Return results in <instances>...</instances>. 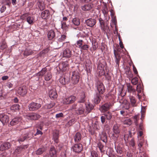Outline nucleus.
<instances>
[{
    "label": "nucleus",
    "instance_id": "obj_1",
    "mask_svg": "<svg viewBox=\"0 0 157 157\" xmlns=\"http://www.w3.org/2000/svg\"><path fill=\"white\" fill-rule=\"evenodd\" d=\"M80 76L77 71H73L71 77V82L73 85L77 84L79 79Z\"/></svg>",
    "mask_w": 157,
    "mask_h": 157
},
{
    "label": "nucleus",
    "instance_id": "obj_2",
    "mask_svg": "<svg viewBox=\"0 0 157 157\" xmlns=\"http://www.w3.org/2000/svg\"><path fill=\"white\" fill-rule=\"evenodd\" d=\"M84 105L82 104H79V105H74L73 106V108L76 109V113L78 114H83L84 112Z\"/></svg>",
    "mask_w": 157,
    "mask_h": 157
},
{
    "label": "nucleus",
    "instance_id": "obj_3",
    "mask_svg": "<svg viewBox=\"0 0 157 157\" xmlns=\"http://www.w3.org/2000/svg\"><path fill=\"white\" fill-rule=\"evenodd\" d=\"M58 66L60 71H64L68 69L69 64L68 62L67 61L63 62L60 63Z\"/></svg>",
    "mask_w": 157,
    "mask_h": 157
},
{
    "label": "nucleus",
    "instance_id": "obj_4",
    "mask_svg": "<svg viewBox=\"0 0 157 157\" xmlns=\"http://www.w3.org/2000/svg\"><path fill=\"white\" fill-rule=\"evenodd\" d=\"M76 100L75 96H71L65 98L63 100V103L64 104H68L72 103Z\"/></svg>",
    "mask_w": 157,
    "mask_h": 157
},
{
    "label": "nucleus",
    "instance_id": "obj_5",
    "mask_svg": "<svg viewBox=\"0 0 157 157\" xmlns=\"http://www.w3.org/2000/svg\"><path fill=\"white\" fill-rule=\"evenodd\" d=\"M41 107V105L38 103L32 102L29 106V108L30 111H34L38 109Z\"/></svg>",
    "mask_w": 157,
    "mask_h": 157
},
{
    "label": "nucleus",
    "instance_id": "obj_6",
    "mask_svg": "<svg viewBox=\"0 0 157 157\" xmlns=\"http://www.w3.org/2000/svg\"><path fill=\"white\" fill-rule=\"evenodd\" d=\"M27 90L26 87L24 86L19 87L17 90V92L20 95L23 96L27 94Z\"/></svg>",
    "mask_w": 157,
    "mask_h": 157
},
{
    "label": "nucleus",
    "instance_id": "obj_7",
    "mask_svg": "<svg viewBox=\"0 0 157 157\" xmlns=\"http://www.w3.org/2000/svg\"><path fill=\"white\" fill-rule=\"evenodd\" d=\"M111 106V103L108 102L101 105L100 108V109L102 112H104L108 111Z\"/></svg>",
    "mask_w": 157,
    "mask_h": 157
},
{
    "label": "nucleus",
    "instance_id": "obj_8",
    "mask_svg": "<svg viewBox=\"0 0 157 157\" xmlns=\"http://www.w3.org/2000/svg\"><path fill=\"white\" fill-rule=\"evenodd\" d=\"M113 131L114 134H113L112 137L113 139H115L118 137V135L120 131L119 130L118 126L117 124H115L113 127Z\"/></svg>",
    "mask_w": 157,
    "mask_h": 157
},
{
    "label": "nucleus",
    "instance_id": "obj_9",
    "mask_svg": "<svg viewBox=\"0 0 157 157\" xmlns=\"http://www.w3.org/2000/svg\"><path fill=\"white\" fill-rule=\"evenodd\" d=\"M143 135V132L142 131H139L138 133V146L139 147H141L143 145V137L142 136Z\"/></svg>",
    "mask_w": 157,
    "mask_h": 157
},
{
    "label": "nucleus",
    "instance_id": "obj_10",
    "mask_svg": "<svg viewBox=\"0 0 157 157\" xmlns=\"http://www.w3.org/2000/svg\"><path fill=\"white\" fill-rule=\"evenodd\" d=\"M114 54L115 58V62L116 63V66L117 67H119L120 60L121 58L120 54L116 52L115 50H114Z\"/></svg>",
    "mask_w": 157,
    "mask_h": 157
},
{
    "label": "nucleus",
    "instance_id": "obj_11",
    "mask_svg": "<svg viewBox=\"0 0 157 157\" xmlns=\"http://www.w3.org/2000/svg\"><path fill=\"white\" fill-rule=\"evenodd\" d=\"M97 87L99 94H102L104 92L105 88L102 83L100 82H98Z\"/></svg>",
    "mask_w": 157,
    "mask_h": 157
},
{
    "label": "nucleus",
    "instance_id": "obj_12",
    "mask_svg": "<svg viewBox=\"0 0 157 157\" xmlns=\"http://www.w3.org/2000/svg\"><path fill=\"white\" fill-rule=\"evenodd\" d=\"M49 95L51 99H54L56 98L58 96L56 90L55 89H53L50 90Z\"/></svg>",
    "mask_w": 157,
    "mask_h": 157
},
{
    "label": "nucleus",
    "instance_id": "obj_13",
    "mask_svg": "<svg viewBox=\"0 0 157 157\" xmlns=\"http://www.w3.org/2000/svg\"><path fill=\"white\" fill-rule=\"evenodd\" d=\"M87 25L90 27H93L96 24V20L94 19L89 18L86 21Z\"/></svg>",
    "mask_w": 157,
    "mask_h": 157
},
{
    "label": "nucleus",
    "instance_id": "obj_14",
    "mask_svg": "<svg viewBox=\"0 0 157 157\" xmlns=\"http://www.w3.org/2000/svg\"><path fill=\"white\" fill-rule=\"evenodd\" d=\"M99 21L100 22V26L101 30L104 32H108L109 31V27L108 26L106 25H105L104 22L103 21H101L100 19Z\"/></svg>",
    "mask_w": 157,
    "mask_h": 157
},
{
    "label": "nucleus",
    "instance_id": "obj_15",
    "mask_svg": "<svg viewBox=\"0 0 157 157\" xmlns=\"http://www.w3.org/2000/svg\"><path fill=\"white\" fill-rule=\"evenodd\" d=\"M82 149V145L81 144H75L73 147L74 151L75 152H80Z\"/></svg>",
    "mask_w": 157,
    "mask_h": 157
},
{
    "label": "nucleus",
    "instance_id": "obj_16",
    "mask_svg": "<svg viewBox=\"0 0 157 157\" xmlns=\"http://www.w3.org/2000/svg\"><path fill=\"white\" fill-rule=\"evenodd\" d=\"M71 56V51L69 49L67 48L63 51V56L64 57L69 58Z\"/></svg>",
    "mask_w": 157,
    "mask_h": 157
},
{
    "label": "nucleus",
    "instance_id": "obj_17",
    "mask_svg": "<svg viewBox=\"0 0 157 157\" xmlns=\"http://www.w3.org/2000/svg\"><path fill=\"white\" fill-rule=\"evenodd\" d=\"M48 38L49 40H51L53 39L55 36V33L53 30L49 31L47 34Z\"/></svg>",
    "mask_w": 157,
    "mask_h": 157
},
{
    "label": "nucleus",
    "instance_id": "obj_18",
    "mask_svg": "<svg viewBox=\"0 0 157 157\" xmlns=\"http://www.w3.org/2000/svg\"><path fill=\"white\" fill-rule=\"evenodd\" d=\"M49 155L51 157H56V151L55 148L54 147H52L50 148Z\"/></svg>",
    "mask_w": 157,
    "mask_h": 157
},
{
    "label": "nucleus",
    "instance_id": "obj_19",
    "mask_svg": "<svg viewBox=\"0 0 157 157\" xmlns=\"http://www.w3.org/2000/svg\"><path fill=\"white\" fill-rule=\"evenodd\" d=\"M10 146L9 143L6 142L1 145L0 147V150L3 151L4 150L8 149Z\"/></svg>",
    "mask_w": 157,
    "mask_h": 157
},
{
    "label": "nucleus",
    "instance_id": "obj_20",
    "mask_svg": "<svg viewBox=\"0 0 157 157\" xmlns=\"http://www.w3.org/2000/svg\"><path fill=\"white\" fill-rule=\"evenodd\" d=\"M128 92L130 93H132L133 94H135L136 90L133 88L132 86L130 84H127Z\"/></svg>",
    "mask_w": 157,
    "mask_h": 157
},
{
    "label": "nucleus",
    "instance_id": "obj_21",
    "mask_svg": "<svg viewBox=\"0 0 157 157\" xmlns=\"http://www.w3.org/2000/svg\"><path fill=\"white\" fill-rule=\"evenodd\" d=\"M48 70L47 69L44 68L43 69L40 71L36 75V76H39V77L38 78V80L39 79L40 77L44 75H45L47 72Z\"/></svg>",
    "mask_w": 157,
    "mask_h": 157
},
{
    "label": "nucleus",
    "instance_id": "obj_22",
    "mask_svg": "<svg viewBox=\"0 0 157 157\" xmlns=\"http://www.w3.org/2000/svg\"><path fill=\"white\" fill-rule=\"evenodd\" d=\"M49 15V10H46L42 12L41 17L43 19H46Z\"/></svg>",
    "mask_w": 157,
    "mask_h": 157
},
{
    "label": "nucleus",
    "instance_id": "obj_23",
    "mask_svg": "<svg viewBox=\"0 0 157 157\" xmlns=\"http://www.w3.org/2000/svg\"><path fill=\"white\" fill-rule=\"evenodd\" d=\"M26 117L30 118H40V115L33 113H28L27 114Z\"/></svg>",
    "mask_w": 157,
    "mask_h": 157
},
{
    "label": "nucleus",
    "instance_id": "obj_24",
    "mask_svg": "<svg viewBox=\"0 0 157 157\" xmlns=\"http://www.w3.org/2000/svg\"><path fill=\"white\" fill-rule=\"evenodd\" d=\"M92 5L87 4L82 6V9L83 10L87 11L90 10L92 7Z\"/></svg>",
    "mask_w": 157,
    "mask_h": 157
},
{
    "label": "nucleus",
    "instance_id": "obj_25",
    "mask_svg": "<svg viewBox=\"0 0 157 157\" xmlns=\"http://www.w3.org/2000/svg\"><path fill=\"white\" fill-rule=\"evenodd\" d=\"M27 147V146H25L24 147H18L17 149H15L14 151V154L16 155L20 153L23 149H25V148Z\"/></svg>",
    "mask_w": 157,
    "mask_h": 157
},
{
    "label": "nucleus",
    "instance_id": "obj_26",
    "mask_svg": "<svg viewBox=\"0 0 157 157\" xmlns=\"http://www.w3.org/2000/svg\"><path fill=\"white\" fill-rule=\"evenodd\" d=\"M33 52L29 48H27L25 50L24 55V56H28L32 55Z\"/></svg>",
    "mask_w": 157,
    "mask_h": 157
},
{
    "label": "nucleus",
    "instance_id": "obj_27",
    "mask_svg": "<svg viewBox=\"0 0 157 157\" xmlns=\"http://www.w3.org/2000/svg\"><path fill=\"white\" fill-rule=\"evenodd\" d=\"M52 78V75L51 73L49 71H48L45 75V80L47 81H48L49 80Z\"/></svg>",
    "mask_w": 157,
    "mask_h": 157
},
{
    "label": "nucleus",
    "instance_id": "obj_28",
    "mask_svg": "<svg viewBox=\"0 0 157 157\" xmlns=\"http://www.w3.org/2000/svg\"><path fill=\"white\" fill-rule=\"evenodd\" d=\"M94 108L93 105L90 103H88L86 105V110L88 112H90Z\"/></svg>",
    "mask_w": 157,
    "mask_h": 157
},
{
    "label": "nucleus",
    "instance_id": "obj_29",
    "mask_svg": "<svg viewBox=\"0 0 157 157\" xmlns=\"http://www.w3.org/2000/svg\"><path fill=\"white\" fill-rule=\"evenodd\" d=\"M81 139V135L80 133H77L74 137L75 140V142H78Z\"/></svg>",
    "mask_w": 157,
    "mask_h": 157
},
{
    "label": "nucleus",
    "instance_id": "obj_30",
    "mask_svg": "<svg viewBox=\"0 0 157 157\" xmlns=\"http://www.w3.org/2000/svg\"><path fill=\"white\" fill-rule=\"evenodd\" d=\"M73 23L75 25H78L80 24V20L77 18H75L72 20Z\"/></svg>",
    "mask_w": 157,
    "mask_h": 157
},
{
    "label": "nucleus",
    "instance_id": "obj_31",
    "mask_svg": "<svg viewBox=\"0 0 157 157\" xmlns=\"http://www.w3.org/2000/svg\"><path fill=\"white\" fill-rule=\"evenodd\" d=\"M129 98L130 100V101L131 102L132 105L133 106H136V101L134 97H133L132 96H130Z\"/></svg>",
    "mask_w": 157,
    "mask_h": 157
},
{
    "label": "nucleus",
    "instance_id": "obj_32",
    "mask_svg": "<svg viewBox=\"0 0 157 157\" xmlns=\"http://www.w3.org/2000/svg\"><path fill=\"white\" fill-rule=\"evenodd\" d=\"M34 20V18L32 17L29 16L26 18L27 21L30 25L33 23Z\"/></svg>",
    "mask_w": 157,
    "mask_h": 157
},
{
    "label": "nucleus",
    "instance_id": "obj_33",
    "mask_svg": "<svg viewBox=\"0 0 157 157\" xmlns=\"http://www.w3.org/2000/svg\"><path fill=\"white\" fill-rule=\"evenodd\" d=\"M58 132H56L55 133L54 132L53 135V139L54 141L57 143L58 142Z\"/></svg>",
    "mask_w": 157,
    "mask_h": 157
},
{
    "label": "nucleus",
    "instance_id": "obj_34",
    "mask_svg": "<svg viewBox=\"0 0 157 157\" xmlns=\"http://www.w3.org/2000/svg\"><path fill=\"white\" fill-rule=\"evenodd\" d=\"M45 150L44 147L39 148L35 151L36 154L37 155H39L42 154Z\"/></svg>",
    "mask_w": 157,
    "mask_h": 157
},
{
    "label": "nucleus",
    "instance_id": "obj_35",
    "mask_svg": "<svg viewBox=\"0 0 157 157\" xmlns=\"http://www.w3.org/2000/svg\"><path fill=\"white\" fill-rule=\"evenodd\" d=\"M66 38V36L65 34L62 35L58 39V42H61L64 41Z\"/></svg>",
    "mask_w": 157,
    "mask_h": 157
},
{
    "label": "nucleus",
    "instance_id": "obj_36",
    "mask_svg": "<svg viewBox=\"0 0 157 157\" xmlns=\"http://www.w3.org/2000/svg\"><path fill=\"white\" fill-rule=\"evenodd\" d=\"M7 46L6 43L4 40L2 41L1 43L0 48L2 50H4L6 48Z\"/></svg>",
    "mask_w": 157,
    "mask_h": 157
},
{
    "label": "nucleus",
    "instance_id": "obj_37",
    "mask_svg": "<svg viewBox=\"0 0 157 157\" xmlns=\"http://www.w3.org/2000/svg\"><path fill=\"white\" fill-rule=\"evenodd\" d=\"M92 48L94 50H96L98 48V44L95 40H93L92 42Z\"/></svg>",
    "mask_w": 157,
    "mask_h": 157
},
{
    "label": "nucleus",
    "instance_id": "obj_38",
    "mask_svg": "<svg viewBox=\"0 0 157 157\" xmlns=\"http://www.w3.org/2000/svg\"><path fill=\"white\" fill-rule=\"evenodd\" d=\"M19 105L18 104H14L12 105L11 107V109L16 111L19 109Z\"/></svg>",
    "mask_w": 157,
    "mask_h": 157
},
{
    "label": "nucleus",
    "instance_id": "obj_39",
    "mask_svg": "<svg viewBox=\"0 0 157 157\" xmlns=\"http://www.w3.org/2000/svg\"><path fill=\"white\" fill-rule=\"evenodd\" d=\"M38 6L40 10H43L45 8V5L43 2H39L38 4Z\"/></svg>",
    "mask_w": 157,
    "mask_h": 157
},
{
    "label": "nucleus",
    "instance_id": "obj_40",
    "mask_svg": "<svg viewBox=\"0 0 157 157\" xmlns=\"http://www.w3.org/2000/svg\"><path fill=\"white\" fill-rule=\"evenodd\" d=\"M132 121L129 118H126L124 121V124H125L130 125L132 124Z\"/></svg>",
    "mask_w": 157,
    "mask_h": 157
},
{
    "label": "nucleus",
    "instance_id": "obj_41",
    "mask_svg": "<svg viewBox=\"0 0 157 157\" xmlns=\"http://www.w3.org/2000/svg\"><path fill=\"white\" fill-rule=\"evenodd\" d=\"M59 82L63 85L66 84L67 82V80H66L65 78L61 77L59 79Z\"/></svg>",
    "mask_w": 157,
    "mask_h": 157
},
{
    "label": "nucleus",
    "instance_id": "obj_42",
    "mask_svg": "<svg viewBox=\"0 0 157 157\" xmlns=\"http://www.w3.org/2000/svg\"><path fill=\"white\" fill-rule=\"evenodd\" d=\"M112 116L108 112L105 113L104 114V115L101 116V118H111Z\"/></svg>",
    "mask_w": 157,
    "mask_h": 157
},
{
    "label": "nucleus",
    "instance_id": "obj_43",
    "mask_svg": "<svg viewBox=\"0 0 157 157\" xmlns=\"http://www.w3.org/2000/svg\"><path fill=\"white\" fill-rule=\"evenodd\" d=\"M83 41L82 40H79L77 41L76 43V46L81 48L82 46Z\"/></svg>",
    "mask_w": 157,
    "mask_h": 157
},
{
    "label": "nucleus",
    "instance_id": "obj_44",
    "mask_svg": "<svg viewBox=\"0 0 157 157\" xmlns=\"http://www.w3.org/2000/svg\"><path fill=\"white\" fill-rule=\"evenodd\" d=\"M86 96L85 94L83 93H82V96L79 101L80 103H84L85 101Z\"/></svg>",
    "mask_w": 157,
    "mask_h": 157
},
{
    "label": "nucleus",
    "instance_id": "obj_45",
    "mask_svg": "<svg viewBox=\"0 0 157 157\" xmlns=\"http://www.w3.org/2000/svg\"><path fill=\"white\" fill-rule=\"evenodd\" d=\"M138 82V78L137 77H135L134 78H133L131 81V82L134 85H136Z\"/></svg>",
    "mask_w": 157,
    "mask_h": 157
},
{
    "label": "nucleus",
    "instance_id": "obj_46",
    "mask_svg": "<svg viewBox=\"0 0 157 157\" xmlns=\"http://www.w3.org/2000/svg\"><path fill=\"white\" fill-rule=\"evenodd\" d=\"M142 90L141 86L140 84H138L137 86L136 91L138 93H141Z\"/></svg>",
    "mask_w": 157,
    "mask_h": 157
},
{
    "label": "nucleus",
    "instance_id": "obj_47",
    "mask_svg": "<svg viewBox=\"0 0 157 157\" xmlns=\"http://www.w3.org/2000/svg\"><path fill=\"white\" fill-rule=\"evenodd\" d=\"M94 101L96 104H98L99 103L100 101V99L99 97L98 96L95 97L94 98Z\"/></svg>",
    "mask_w": 157,
    "mask_h": 157
},
{
    "label": "nucleus",
    "instance_id": "obj_48",
    "mask_svg": "<svg viewBox=\"0 0 157 157\" xmlns=\"http://www.w3.org/2000/svg\"><path fill=\"white\" fill-rule=\"evenodd\" d=\"M55 105V103L54 102H51V103L46 105L48 109H50Z\"/></svg>",
    "mask_w": 157,
    "mask_h": 157
},
{
    "label": "nucleus",
    "instance_id": "obj_49",
    "mask_svg": "<svg viewBox=\"0 0 157 157\" xmlns=\"http://www.w3.org/2000/svg\"><path fill=\"white\" fill-rule=\"evenodd\" d=\"M91 155L92 157H98V156L97 153L94 151L91 152Z\"/></svg>",
    "mask_w": 157,
    "mask_h": 157
},
{
    "label": "nucleus",
    "instance_id": "obj_50",
    "mask_svg": "<svg viewBox=\"0 0 157 157\" xmlns=\"http://www.w3.org/2000/svg\"><path fill=\"white\" fill-rule=\"evenodd\" d=\"M56 118H59L63 117L64 116L63 114L62 113H60L56 114Z\"/></svg>",
    "mask_w": 157,
    "mask_h": 157
},
{
    "label": "nucleus",
    "instance_id": "obj_51",
    "mask_svg": "<svg viewBox=\"0 0 157 157\" xmlns=\"http://www.w3.org/2000/svg\"><path fill=\"white\" fill-rule=\"evenodd\" d=\"M13 85L10 82H8L6 84V86L9 88L10 89L13 87Z\"/></svg>",
    "mask_w": 157,
    "mask_h": 157
},
{
    "label": "nucleus",
    "instance_id": "obj_52",
    "mask_svg": "<svg viewBox=\"0 0 157 157\" xmlns=\"http://www.w3.org/2000/svg\"><path fill=\"white\" fill-rule=\"evenodd\" d=\"M61 24V27L63 29H65L67 27V25H66V23L65 22H62Z\"/></svg>",
    "mask_w": 157,
    "mask_h": 157
},
{
    "label": "nucleus",
    "instance_id": "obj_53",
    "mask_svg": "<svg viewBox=\"0 0 157 157\" xmlns=\"http://www.w3.org/2000/svg\"><path fill=\"white\" fill-rule=\"evenodd\" d=\"M88 48V46L87 45L85 44L82 46L81 48L84 50H87Z\"/></svg>",
    "mask_w": 157,
    "mask_h": 157
},
{
    "label": "nucleus",
    "instance_id": "obj_54",
    "mask_svg": "<svg viewBox=\"0 0 157 157\" xmlns=\"http://www.w3.org/2000/svg\"><path fill=\"white\" fill-rule=\"evenodd\" d=\"M102 12L104 14H106L107 13L108 10L107 7L105 6L104 9L102 10Z\"/></svg>",
    "mask_w": 157,
    "mask_h": 157
},
{
    "label": "nucleus",
    "instance_id": "obj_55",
    "mask_svg": "<svg viewBox=\"0 0 157 157\" xmlns=\"http://www.w3.org/2000/svg\"><path fill=\"white\" fill-rule=\"evenodd\" d=\"M6 7L5 6H3L0 9V12L2 13L3 12L6 10Z\"/></svg>",
    "mask_w": 157,
    "mask_h": 157
},
{
    "label": "nucleus",
    "instance_id": "obj_56",
    "mask_svg": "<svg viewBox=\"0 0 157 157\" xmlns=\"http://www.w3.org/2000/svg\"><path fill=\"white\" fill-rule=\"evenodd\" d=\"M135 129H136V128L135 127H133L131 130V131H130L129 132V134H130V136L131 135V133H133L134 134L135 133Z\"/></svg>",
    "mask_w": 157,
    "mask_h": 157
},
{
    "label": "nucleus",
    "instance_id": "obj_57",
    "mask_svg": "<svg viewBox=\"0 0 157 157\" xmlns=\"http://www.w3.org/2000/svg\"><path fill=\"white\" fill-rule=\"evenodd\" d=\"M7 116L4 113H0V118H7Z\"/></svg>",
    "mask_w": 157,
    "mask_h": 157
},
{
    "label": "nucleus",
    "instance_id": "obj_58",
    "mask_svg": "<svg viewBox=\"0 0 157 157\" xmlns=\"http://www.w3.org/2000/svg\"><path fill=\"white\" fill-rule=\"evenodd\" d=\"M123 108L126 109H128L129 108V104L128 103H127L125 106H123Z\"/></svg>",
    "mask_w": 157,
    "mask_h": 157
},
{
    "label": "nucleus",
    "instance_id": "obj_59",
    "mask_svg": "<svg viewBox=\"0 0 157 157\" xmlns=\"http://www.w3.org/2000/svg\"><path fill=\"white\" fill-rule=\"evenodd\" d=\"M145 110H142L141 111V118H144L145 117Z\"/></svg>",
    "mask_w": 157,
    "mask_h": 157
},
{
    "label": "nucleus",
    "instance_id": "obj_60",
    "mask_svg": "<svg viewBox=\"0 0 157 157\" xmlns=\"http://www.w3.org/2000/svg\"><path fill=\"white\" fill-rule=\"evenodd\" d=\"M133 69L134 73L136 74H137L138 72L137 71L134 65L133 66Z\"/></svg>",
    "mask_w": 157,
    "mask_h": 157
},
{
    "label": "nucleus",
    "instance_id": "obj_61",
    "mask_svg": "<svg viewBox=\"0 0 157 157\" xmlns=\"http://www.w3.org/2000/svg\"><path fill=\"white\" fill-rule=\"evenodd\" d=\"M129 144H130L132 146H134V140L133 139H132L130 143H129Z\"/></svg>",
    "mask_w": 157,
    "mask_h": 157
},
{
    "label": "nucleus",
    "instance_id": "obj_62",
    "mask_svg": "<svg viewBox=\"0 0 157 157\" xmlns=\"http://www.w3.org/2000/svg\"><path fill=\"white\" fill-rule=\"evenodd\" d=\"M9 78V77L8 76H2V79L3 80H5Z\"/></svg>",
    "mask_w": 157,
    "mask_h": 157
},
{
    "label": "nucleus",
    "instance_id": "obj_63",
    "mask_svg": "<svg viewBox=\"0 0 157 157\" xmlns=\"http://www.w3.org/2000/svg\"><path fill=\"white\" fill-rule=\"evenodd\" d=\"M26 139V137L25 136L23 137L22 138H21L18 140V141L20 142H22L24 141Z\"/></svg>",
    "mask_w": 157,
    "mask_h": 157
},
{
    "label": "nucleus",
    "instance_id": "obj_64",
    "mask_svg": "<svg viewBox=\"0 0 157 157\" xmlns=\"http://www.w3.org/2000/svg\"><path fill=\"white\" fill-rule=\"evenodd\" d=\"M15 119V118H14V119ZM15 120H14V119L11 121V122H10V124L11 125H13L14 124H15Z\"/></svg>",
    "mask_w": 157,
    "mask_h": 157
}]
</instances>
